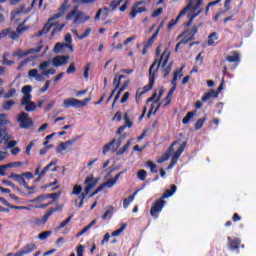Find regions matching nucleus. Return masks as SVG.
I'll return each instance as SVG.
<instances>
[{
    "mask_svg": "<svg viewBox=\"0 0 256 256\" xmlns=\"http://www.w3.org/2000/svg\"><path fill=\"white\" fill-rule=\"evenodd\" d=\"M83 253H85V247H83V245H79L77 247V256H83Z\"/></svg>",
    "mask_w": 256,
    "mask_h": 256,
    "instance_id": "obj_62",
    "label": "nucleus"
},
{
    "mask_svg": "<svg viewBox=\"0 0 256 256\" xmlns=\"http://www.w3.org/2000/svg\"><path fill=\"white\" fill-rule=\"evenodd\" d=\"M11 121L9 120L7 114L3 113L0 114V139L4 141V143H7L8 141H11V135L9 132H7V128H1L5 127V125H10Z\"/></svg>",
    "mask_w": 256,
    "mask_h": 256,
    "instance_id": "obj_7",
    "label": "nucleus"
},
{
    "mask_svg": "<svg viewBox=\"0 0 256 256\" xmlns=\"http://www.w3.org/2000/svg\"><path fill=\"white\" fill-rule=\"evenodd\" d=\"M6 165H7L8 169H9V168L17 169V168H19V167H23V162H21V161L10 162V163H8V164H6Z\"/></svg>",
    "mask_w": 256,
    "mask_h": 256,
    "instance_id": "obj_43",
    "label": "nucleus"
},
{
    "mask_svg": "<svg viewBox=\"0 0 256 256\" xmlns=\"http://www.w3.org/2000/svg\"><path fill=\"white\" fill-rule=\"evenodd\" d=\"M135 201V196H129L128 198L124 199L123 201V207L127 209L129 205H131V202Z\"/></svg>",
    "mask_w": 256,
    "mask_h": 256,
    "instance_id": "obj_44",
    "label": "nucleus"
},
{
    "mask_svg": "<svg viewBox=\"0 0 256 256\" xmlns=\"http://www.w3.org/2000/svg\"><path fill=\"white\" fill-rule=\"evenodd\" d=\"M123 175V172H119L114 178H111L104 182V187L111 189L112 187H115L117 185V181H119V177Z\"/></svg>",
    "mask_w": 256,
    "mask_h": 256,
    "instance_id": "obj_23",
    "label": "nucleus"
},
{
    "mask_svg": "<svg viewBox=\"0 0 256 256\" xmlns=\"http://www.w3.org/2000/svg\"><path fill=\"white\" fill-rule=\"evenodd\" d=\"M10 209H16V210H21V211H31L33 209V205L29 206H10Z\"/></svg>",
    "mask_w": 256,
    "mask_h": 256,
    "instance_id": "obj_41",
    "label": "nucleus"
},
{
    "mask_svg": "<svg viewBox=\"0 0 256 256\" xmlns=\"http://www.w3.org/2000/svg\"><path fill=\"white\" fill-rule=\"evenodd\" d=\"M13 105H15V101L9 100L3 104V109L5 111H9L11 109V107H13Z\"/></svg>",
    "mask_w": 256,
    "mask_h": 256,
    "instance_id": "obj_49",
    "label": "nucleus"
},
{
    "mask_svg": "<svg viewBox=\"0 0 256 256\" xmlns=\"http://www.w3.org/2000/svg\"><path fill=\"white\" fill-rule=\"evenodd\" d=\"M177 141H174L172 143V145L169 148V153H166L164 156H162L160 159H158V163L161 165L162 163H165V161H169V157L171 155V153L175 152V149L173 147H175V145H177Z\"/></svg>",
    "mask_w": 256,
    "mask_h": 256,
    "instance_id": "obj_24",
    "label": "nucleus"
},
{
    "mask_svg": "<svg viewBox=\"0 0 256 256\" xmlns=\"http://www.w3.org/2000/svg\"><path fill=\"white\" fill-rule=\"evenodd\" d=\"M143 5H147V1H138L132 6L130 11L131 19H135L139 13L147 12V8Z\"/></svg>",
    "mask_w": 256,
    "mask_h": 256,
    "instance_id": "obj_12",
    "label": "nucleus"
},
{
    "mask_svg": "<svg viewBox=\"0 0 256 256\" xmlns=\"http://www.w3.org/2000/svg\"><path fill=\"white\" fill-rule=\"evenodd\" d=\"M129 97H131V94L129 92H125L120 100V103H127V101H129Z\"/></svg>",
    "mask_w": 256,
    "mask_h": 256,
    "instance_id": "obj_59",
    "label": "nucleus"
},
{
    "mask_svg": "<svg viewBox=\"0 0 256 256\" xmlns=\"http://www.w3.org/2000/svg\"><path fill=\"white\" fill-rule=\"evenodd\" d=\"M65 15V11H60L57 14H55L53 17H51L47 24L44 26V28L39 32V35H45L48 31H51L52 29V35H55V33H59V31L63 30V27H65V24L59 25L55 19H59L60 17H63Z\"/></svg>",
    "mask_w": 256,
    "mask_h": 256,
    "instance_id": "obj_4",
    "label": "nucleus"
},
{
    "mask_svg": "<svg viewBox=\"0 0 256 256\" xmlns=\"http://www.w3.org/2000/svg\"><path fill=\"white\" fill-rule=\"evenodd\" d=\"M147 167H149L150 171L152 173H157V165H155V163H153V161H148L147 162Z\"/></svg>",
    "mask_w": 256,
    "mask_h": 256,
    "instance_id": "obj_48",
    "label": "nucleus"
},
{
    "mask_svg": "<svg viewBox=\"0 0 256 256\" xmlns=\"http://www.w3.org/2000/svg\"><path fill=\"white\" fill-rule=\"evenodd\" d=\"M7 57H9V52H5L3 54L2 65H7V66L13 65L15 61L7 60Z\"/></svg>",
    "mask_w": 256,
    "mask_h": 256,
    "instance_id": "obj_37",
    "label": "nucleus"
},
{
    "mask_svg": "<svg viewBox=\"0 0 256 256\" xmlns=\"http://www.w3.org/2000/svg\"><path fill=\"white\" fill-rule=\"evenodd\" d=\"M228 242L230 245V249L235 250L239 249V245H241V240L239 238H235L234 240L231 237H228Z\"/></svg>",
    "mask_w": 256,
    "mask_h": 256,
    "instance_id": "obj_27",
    "label": "nucleus"
},
{
    "mask_svg": "<svg viewBox=\"0 0 256 256\" xmlns=\"http://www.w3.org/2000/svg\"><path fill=\"white\" fill-rule=\"evenodd\" d=\"M121 79H125L124 75H115L114 81H113V86L115 87L114 89L117 90L119 89V85H121Z\"/></svg>",
    "mask_w": 256,
    "mask_h": 256,
    "instance_id": "obj_34",
    "label": "nucleus"
},
{
    "mask_svg": "<svg viewBox=\"0 0 256 256\" xmlns=\"http://www.w3.org/2000/svg\"><path fill=\"white\" fill-rule=\"evenodd\" d=\"M169 57H171V52H169V49H166L161 54L160 59H156L150 66L147 91H151V89H153V85H155V78L157 77V73H159V67H161L164 77H167V75L171 73L173 62H169Z\"/></svg>",
    "mask_w": 256,
    "mask_h": 256,
    "instance_id": "obj_1",
    "label": "nucleus"
},
{
    "mask_svg": "<svg viewBox=\"0 0 256 256\" xmlns=\"http://www.w3.org/2000/svg\"><path fill=\"white\" fill-rule=\"evenodd\" d=\"M189 11H191V7L187 6L185 7L177 16L176 19H172L170 21V23L168 24V31H171L174 27V25H177V21H179V19H181V17L188 15V17L190 18V23L191 21H193L195 19V17H197L198 15H201V11H198L197 13L191 15V13H189Z\"/></svg>",
    "mask_w": 256,
    "mask_h": 256,
    "instance_id": "obj_10",
    "label": "nucleus"
},
{
    "mask_svg": "<svg viewBox=\"0 0 256 256\" xmlns=\"http://www.w3.org/2000/svg\"><path fill=\"white\" fill-rule=\"evenodd\" d=\"M74 143H77V138H72L66 142H61L56 149V153H63V151H69V147H73Z\"/></svg>",
    "mask_w": 256,
    "mask_h": 256,
    "instance_id": "obj_17",
    "label": "nucleus"
},
{
    "mask_svg": "<svg viewBox=\"0 0 256 256\" xmlns=\"http://www.w3.org/2000/svg\"><path fill=\"white\" fill-rule=\"evenodd\" d=\"M219 37L217 36V33L213 32L208 37V45H215V41H217Z\"/></svg>",
    "mask_w": 256,
    "mask_h": 256,
    "instance_id": "obj_38",
    "label": "nucleus"
},
{
    "mask_svg": "<svg viewBox=\"0 0 256 256\" xmlns=\"http://www.w3.org/2000/svg\"><path fill=\"white\" fill-rule=\"evenodd\" d=\"M50 236H51V231H45L38 235V239H40V241H45V239H47V237H50Z\"/></svg>",
    "mask_w": 256,
    "mask_h": 256,
    "instance_id": "obj_47",
    "label": "nucleus"
},
{
    "mask_svg": "<svg viewBox=\"0 0 256 256\" xmlns=\"http://www.w3.org/2000/svg\"><path fill=\"white\" fill-rule=\"evenodd\" d=\"M218 95L219 93H216L215 90H210L208 93L204 94L202 101L205 103L206 101H209V99L218 97Z\"/></svg>",
    "mask_w": 256,
    "mask_h": 256,
    "instance_id": "obj_28",
    "label": "nucleus"
},
{
    "mask_svg": "<svg viewBox=\"0 0 256 256\" xmlns=\"http://www.w3.org/2000/svg\"><path fill=\"white\" fill-rule=\"evenodd\" d=\"M54 67H63L69 63V56H56L52 59Z\"/></svg>",
    "mask_w": 256,
    "mask_h": 256,
    "instance_id": "obj_20",
    "label": "nucleus"
},
{
    "mask_svg": "<svg viewBox=\"0 0 256 256\" xmlns=\"http://www.w3.org/2000/svg\"><path fill=\"white\" fill-rule=\"evenodd\" d=\"M163 14V8H158L152 13V17H159V15Z\"/></svg>",
    "mask_w": 256,
    "mask_h": 256,
    "instance_id": "obj_63",
    "label": "nucleus"
},
{
    "mask_svg": "<svg viewBox=\"0 0 256 256\" xmlns=\"http://www.w3.org/2000/svg\"><path fill=\"white\" fill-rule=\"evenodd\" d=\"M9 179H15L17 181V183H20L21 180L23 179V174H14V173H12L9 176Z\"/></svg>",
    "mask_w": 256,
    "mask_h": 256,
    "instance_id": "obj_50",
    "label": "nucleus"
},
{
    "mask_svg": "<svg viewBox=\"0 0 256 256\" xmlns=\"http://www.w3.org/2000/svg\"><path fill=\"white\" fill-rule=\"evenodd\" d=\"M124 122H125V125H124L125 128L133 127V122H131V120H129V115L127 113L124 114Z\"/></svg>",
    "mask_w": 256,
    "mask_h": 256,
    "instance_id": "obj_46",
    "label": "nucleus"
},
{
    "mask_svg": "<svg viewBox=\"0 0 256 256\" xmlns=\"http://www.w3.org/2000/svg\"><path fill=\"white\" fill-rule=\"evenodd\" d=\"M53 215V210H49L41 219L37 221L38 225H45L49 221V217Z\"/></svg>",
    "mask_w": 256,
    "mask_h": 256,
    "instance_id": "obj_30",
    "label": "nucleus"
},
{
    "mask_svg": "<svg viewBox=\"0 0 256 256\" xmlns=\"http://www.w3.org/2000/svg\"><path fill=\"white\" fill-rule=\"evenodd\" d=\"M51 65L50 61H44L38 65V69H32L28 73L29 79H35V81H39L40 83H43L45 81V77H49V75H55L57 73V70L55 69H48V67ZM40 71V72H39Z\"/></svg>",
    "mask_w": 256,
    "mask_h": 256,
    "instance_id": "obj_2",
    "label": "nucleus"
},
{
    "mask_svg": "<svg viewBox=\"0 0 256 256\" xmlns=\"http://www.w3.org/2000/svg\"><path fill=\"white\" fill-rule=\"evenodd\" d=\"M81 194H83V187L81 185H74L73 190H72V195H77L78 196V203H81Z\"/></svg>",
    "mask_w": 256,
    "mask_h": 256,
    "instance_id": "obj_26",
    "label": "nucleus"
},
{
    "mask_svg": "<svg viewBox=\"0 0 256 256\" xmlns=\"http://www.w3.org/2000/svg\"><path fill=\"white\" fill-rule=\"evenodd\" d=\"M75 71H77V68L75 67V63L72 62V63L69 65V67L67 68L66 73H67L68 75H71V73H75Z\"/></svg>",
    "mask_w": 256,
    "mask_h": 256,
    "instance_id": "obj_54",
    "label": "nucleus"
},
{
    "mask_svg": "<svg viewBox=\"0 0 256 256\" xmlns=\"http://www.w3.org/2000/svg\"><path fill=\"white\" fill-rule=\"evenodd\" d=\"M155 99H157V92H155L153 94V96L148 98V100H147V103H152L151 106H150V110L148 112V115H155L157 113V111H159V108L161 107V104L157 105L158 101L155 100ZM155 105H157V106L155 107Z\"/></svg>",
    "mask_w": 256,
    "mask_h": 256,
    "instance_id": "obj_16",
    "label": "nucleus"
},
{
    "mask_svg": "<svg viewBox=\"0 0 256 256\" xmlns=\"http://www.w3.org/2000/svg\"><path fill=\"white\" fill-rule=\"evenodd\" d=\"M126 228L127 224H121V227L118 230L112 232V237H119V235H121Z\"/></svg>",
    "mask_w": 256,
    "mask_h": 256,
    "instance_id": "obj_40",
    "label": "nucleus"
},
{
    "mask_svg": "<svg viewBox=\"0 0 256 256\" xmlns=\"http://www.w3.org/2000/svg\"><path fill=\"white\" fill-rule=\"evenodd\" d=\"M64 41V45H73V38L71 37V34H66Z\"/></svg>",
    "mask_w": 256,
    "mask_h": 256,
    "instance_id": "obj_55",
    "label": "nucleus"
},
{
    "mask_svg": "<svg viewBox=\"0 0 256 256\" xmlns=\"http://www.w3.org/2000/svg\"><path fill=\"white\" fill-rule=\"evenodd\" d=\"M111 215H113V209H108L104 215L102 216V219L105 220V219H109V217H111Z\"/></svg>",
    "mask_w": 256,
    "mask_h": 256,
    "instance_id": "obj_61",
    "label": "nucleus"
},
{
    "mask_svg": "<svg viewBox=\"0 0 256 256\" xmlns=\"http://www.w3.org/2000/svg\"><path fill=\"white\" fill-rule=\"evenodd\" d=\"M99 184V178H95L93 175L88 176L84 181V192L80 195V202L79 199L74 201V205L77 209H82L83 204L85 203V197L91 193L92 189H95Z\"/></svg>",
    "mask_w": 256,
    "mask_h": 256,
    "instance_id": "obj_3",
    "label": "nucleus"
},
{
    "mask_svg": "<svg viewBox=\"0 0 256 256\" xmlns=\"http://www.w3.org/2000/svg\"><path fill=\"white\" fill-rule=\"evenodd\" d=\"M185 147H187V142H183L176 151L172 154V160L169 166L167 167L168 170L173 169L175 165H177V161H179V157H181V154L183 151H185Z\"/></svg>",
    "mask_w": 256,
    "mask_h": 256,
    "instance_id": "obj_13",
    "label": "nucleus"
},
{
    "mask_svg": "<svg viewBox=\"0 0 256 256\" xmlns=\"http://www.w3.org/2000/svg\"><path fill=\"white\" fill-rule=\"evenodd\" d=\"M37 249V245L31 243L24 246L22 249H20L18 252L15 253V256H23V255H29V253H33Z\"/></svg>",
    "mask_w": 256,
    "mask_h": 256,
    "instance_id": "obj_19",
    "label": "nucleus"
},
{
    "mask_svg": "<svg viewBox=\"0 0 256 256\" xmlns=\"http://www.w3.org/2000/svg\"><path fill=\"white\" fill-rule=\"evenodd\" d=\"M43 49V44H39L36 48L29 49L27 51H23L21 49L17 50L13 53V57H18L19 59H23V57H27V55H31V53H39Z\"/></svg>",
    "mask_w": 256,
    "mask_h": 256,
    "instance_id": "obj_15",
    "label": "nucleus"
},
{
    "mask_svg": "<svg viewBox=\"0 0 256 256\" xmlns=\"http://www.w3.org/2000/svg\"><path fill=\"white\" fill-rule=\"evenodd\" d=\"M26 30L27 28L23 24H20L17 27L16 31H13V32H11V28L4 29L0 32V39H4V37H7V35H10V38H12L13 41H17V39L21 37V35H23Z\"/></svg>",
    "mask_w": 256,
    "mask_h": 256,
    "instance_id": "obj_9",
    "label": "nucleus"
},
{
    "mask_svg": "<svg viewBox=\"0 0 256 256\" xmlns=\"http://www.w3.org/2000/svg\"><path fill=\"white\" fill-rule=\"evenodd\" d=\"M172 191V192H171ZM177 191V186L172 185L171 190H166L160 199H169Z\"/></svg>",
    "mask_w": 256,
    "mask_h": 256,
    "instance_id": "obj_31",
    "label": "nucleus"
},
{
    "mask_svg": "<svg viewBox=\"0 0 256 256\" xmlns=\"http://www.w3.org/2000/svg\"><path fill=\"white\" fill-rule=\"evenodd\" d=\"M55 165H57V160L51 161L46 167H44V169L40 172L39 176L45 177V175H47V171H49L51 167H55Z\"/></svg>",
    "mask_w": 256,
    "mask_h": 256,
    "instance_id": "obj_32",
    "label": "nucleus"
},
{
    "mask_svg": "<svg viewBox=\"0 0 256 256\" xmlns=\"http://www.w3.org/2000/svg\"><path fill=\"white\" fill-rule=\"evenodd\" d=\"M89 101H91V97H88L84 100L67 98L63 102V107H65L66 109H69V107H73L74 109H81V107H87Z\"/></svg>",
    "mask_w": 256,
    "mask_h": 256,
    "instance_id": "obj_8",
    "label": "nucleus"
},
{
    "mask_svg": "<svg viewBox=\"0 0 256 256\" xmlns=\"http://www.w3.org/2000/svg\"><path fill=\"white\" fill-rule=\"evenodd\" d=\"M193 37V33L189 32V30H186L178 36V39H181L182 43L186 45L188 41H193Z\"/></svg>",
    "mask_w": 256,
    "mask_h": 256,
    "instance_id": "obj_25",
    "label": "nucleus"
},
{
    "mask_svg": "<svg viewBox=\"0 0 256 256\" xmlns=\"http://www.w3.org/2000/svg\"><path fill=\"white\" fill-rule=\"evenodd\" d=\"M195 117V112H188L187 115L183 118L182 123L187 125L191 119Z\"/></svg>",
    "mask_w": 256,
    "mask_h": 256,
    "instance_id": "obj_39",
    "label": "nucleus"
},
{
    "mask_svg": "<svg viewBox=\"0 0 256 256\" xmlns=\"http://www.w3.org/2000/svg\"><path fill=\"white\" fill-rule=\"evenodd\" d=\"M123 2V0H114L113 2H111L110 7L113 11H115L116 8L119 7V5H121Z\"/></svg>",
    "mask_w": 256,
    "mask_h": 256,
    "instance_id": "obj_53",
    "label": "nucleus"
},
{
    "mask_svg": "<svg viewBox=\"0 0 256 256\" xmlns=\"http://www.w3.org/2000/svg\"><path fill=\"white\" fill-rule=\"evenodd\" d=\"M205 121H206V118L199 119V120L196 122L195 129H196V130L201 129V127H203V123H205Z\"/></svg>",
    "mask_w": 256,
    "mask_h": 256,
    "instance_id": "obj_58",
    "label": "nucleus"
},
{
    "mask_svg": "<svg viewBox=\"0 0 256 256\" xmlns=\"http://www.w3.org/2000/svg\"><path fill=\"white\" fill-rule=\"evenodd\" d=\"M66 19H68V21H73L74 25H81L86 23V21H89L91 16L87 15L85 12L73 10L66 16Z\"/></svg>",
    "mask_w": 256,
    "mask_h": 256,
    "instance_id": "obj_6",
    "label": "nucleus"
},
{
    "mask_svg": "<svg viewBox=\"0 0 256 256\" xmlns=\"http://www.w3.org/2000/svg\"><path fill=\"white\" fill-rule=\"evenodd\" d=\"M167 204V202L163 199H159L157 200L152 208L150 209V215L151 217H153L154 219H157V217H159V213H161V211H163V207H165V205Z\"/></svg>",
    "mask_w": 256,
    "mask_h": 256,
    "instance_id": "obj_14",
    "label": "nucleus"
},
{
    "mask_svg": "<svg viewBox=\"0 0 256 256\" xmlns=\"http://www.w3.org/2000/svg\"><path fill=\"white\" fill-rule=\"evenodd\" d=\"M184 68H185V66H182L180 70H176L174 72V76L172 79L173 87L170 89V91H172V93H175V89H177V79H181V77H183V74L181 73V71H183Z\"/></svg>",
    "mask_w": 256,
    "mask_h": 256,
    "instance_id": "obj_21",
    "label": "nucleus"
},
{
    "mask_svg": "<svg viewBox=\"0 0 256 256\" xmlns=\"http://www.w3.org/2000/svg\"><path fill=\"white\" fill-rule=\"evenodd\" d=\"M70 49V52L73 53L74 48L71 44H65V43H57L53 49L54 53H63V49Z\"/></svg>",
    "mask_w": 256,
    "mask_h": 256,
    "instance_id": "obj_22",
    "label": "nucleus"
},
{
    "mask_svg": "<svg viewBox=\"0 0 256 256\" xmlns=\"http://www.w3.org/2000/svg\"><path fill=\"white\" fill-rule=\"evenodd\" d=\"M227 61H229V63H237V61H239L240 56L238 52H233L232 55L227 56Z\"/></svg>",
    "mask_w": 256,
    "mask_h": 256,
    "instance_id": "obj_33",
    "label": "nucleus"
},
{
    "mask_svg": "<svg viewBox=\"0 0 256 256\" xmlns=\"http://www.w3.org/2000/svg\"><path fill=\"white\" fill-rule=\"evenodd\" d=\"M73 216L68 217L66 220L61 222V224L57 227L58 230L63 229V227H66V225H69L71 223V219Z\"/></svg>",
    "mask_w": 256,
    "mask_h": 256,
    "instance_id": "obj_52",
    "label": "nucleus"
},
{
    "mask_svg": "<svg viewBox=\"0 0 256 256\" xmlns=\"http://www.w3.org/2000/svg\"><path fill=\"white\" fill-rule=\"evenodd\" d=\"M147 89H149V86H145V87H144V91H142V92H137V93H136V101H139V98H140L142 95H145V93H147V91H149V90H147Z\"/></svg>",
    "mask_w": 256,
    "mask_h": 256,
    "instance_id": "obj_60",
    "label": "nucleus"
},
{
    "mask_svg": "<svg viewBox=\"0 0 256 256\" xmlns=\"http://www.w3.org/2000/svg\"><path fill=\"white\" fill-rule=\"evenodd\" d=\"M31 91H32V88L31 86H24L22 88V93H23V98L21 100V105H27L28 103H31V99H32V96H31Z\"/></svg>",
    "mask_w": 256,
    "mask_h": 256,
    "instance_id": "obj_18",
    "label": "nucleus"
},
{
    "mask_svg": "<svg viewBox=\"0 0 256 256\" xmlns=\"http://www.w3.org/2000/svg\"><path fill=\"white\" fill-rule=\"evenodd\" d=\"M44 147L40 150V155H45L49 149H53V144L49 145V141H44Z\"/></svg>",
    "mask_w": 256,
    "mask_h": 256,
    "instance_id": "obj_35",
    "label": "nucleus"
},
{
    "mask_svg": "<svg viewBox=\"0 0 256 256\" xmlns=\"http://www.w3.org/2000/svg\"><path fill=\"white\" fill-rule=\"evenodd\" d=\"M89 35H91V28H87L82 35L78 36V39H87Z\"/></svg>",
    "mask_w": 256,
    "mask_h": 256,
    "instance_id": "obj_56",
    "label": "nucleus"
},
{
    "mask_svg": "<svg viewBox=\"0 0 256 256\" xmlns=\"http://www.w3.org/2000/svg\"><path fill=\"white\" fill-rule=\"evenodd\" d=\"M8 169H9V167L7 166V164L0 166V175H2V176L7 175V174L5 173V171H7Z\"/></svg>",
    "mask_w": 256,
    "mask_h": 256,
    "instance_id": "obj_64",
    "label": "nucleus"
},
{
    "mask_svg": "<svg viewBox=\"0 0 256 256\" xmlns=\"http://www.w3.org/2000/svg\"><path fill=\"white\" fill-rule=\"evenodd\" d=\"M131 145H133L132 140L128 141L126 143V145L118 151V155H124V153H127V151L129 150V147H131Z\"/></svg>",
    "mask_w": 256,
    "mask_h": 256,
    "instance_id": "obj_36",
    "label": "nucleus"
},
{
    "mask_svg": "<svg viewBox=\"0 0 256 256\" xmlns=\"http://www.w3.org/2000/svg\"><path fill=\"white\" fill-rule=\"evenodd\" d=\"M24 106H25V111H28V112L35 111L37 109V104H35V102H29Z\"/></svg>",
    "mask_w": 256,
    "mask_h": 256,
    "instance_id": "obj_42",
    "label": "nucleus"
},
{
    "mask_svg": "<svg viewBox=\"0 0 256 256\" xmlns=\"http://www.w3.org/2000/svg\"><path fill=\"white\" fill-rule=\"evenodd\" d=\"M115 139H113L111 142L106 144L103 148V155H107L109 151H115Z\"/></svg>",
    "mask_w": 256,
    "mask_h": 256,
    "instance_id": "obj_29",
    "label": "nucleus"
},
{
    "mask_svg": "<svg viewBox=\"0 0 256 256\" xmlns=\"http://www.w3.org/2000/svg\"><path fill=\"white\" fill-rule=\"evenodd\" d=\"M17 121L20 129H29V127H33V119L29 118V114L25 112H21L18 115Z\"/></svg>",
    "mask_w": 256,
    "mask_h": 256,
    "instance_id": "obj_11",
    "label": "nucleus"
},
{
    "mask_svg": "<svg viewBox=\"0 0 256 256\" xmlns=\"http://www.w3.org/2000/svg\"><path fill=\"white\" fill-rule=\"evenodd\" d=\"M137 178H138L140 181H145V179H147V171H145V170H139L138 173H137Z\"/></svg>",
    "mask_w": 256,
    "mask_h": 256,
    "instance_id": "obj_45",
    "label": "nucleus"
},
{
    "mask_svg": "<svg viewBox=\"0 0 256 256\" xmlns=\"http://www.w3.org/2000/svg\"><path fill=\"white\" fill-rule=\"evenodd\" d=\"M35 5H38V9H41L43 5V0H33L32 4L28 9L25 10V7H20L14 11L11 12V21H14L15 23L21 21V15L25 13H30V11L33 9Z\"/></svg>",
    "mask_w": 256,
    "mask_h": 256,
    "instance_id": "obj_5",
    "label": "nucleus"
},
{
    "mask_svg": "<svg viewBox=\"0 0 256 256\" xmlns=\"http://www.w3.org/2000/svg\"><path fill=\"white\" fill-rule=\"evenodd\" d=\"M159 36V29L156 30V32L153 34V36L148 40V45L151 46L153 43H155V40Z\"/></svg>",
    "mask_w": 256,
    "mask_h": 256,
    "instance_id": "obj_51",
    "label": "nucleus"
},
{
    "mask_svg": "<svg viewBox=\"0 0 256 256\" xmlns=\"http://www.w3.org/2000/svg\"><path fill=\"white\" fill-rule=\"evenodd\" d=\"M19 184L22 185L24 189H27V191H31V187H29V185L27 184V181H25L24 177H22Z\"/></svg>",
    "mask_w": 256,
    "mask_h": 256,
    "instance_id": "obj_57",
    "label": "nucleus"
}]
</instances>
